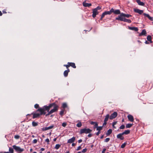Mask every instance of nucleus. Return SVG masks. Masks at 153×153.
Masks as SVG:
<instances>
[{
  "mask_svg": "<svg viewBox=\"0 0 153 153\" xmlns=\"http://www.w3.org/2000/svg\"><path fill=\"white\" fill-rule=\"evenodd\" d=\"M47 107H43L42 108H40L37 110L36 112L39 111L40 113H36L33 112L31 113V114L33 115V119L39 117L40 116L42 115H45L46 114V111H48V108Z\"/></svg>",
  "mask_w": 153,
  "mask_h": 153,
  "instance_id": "f257e3e1",
  "label": "nucleus"
},
{
  "mask_svg": "<svg viewBox=\"0 0 153 153\" xmlns=\"http://www.w3.org/2000/svg\"><path fill=\"white\" fill-rule=\"evenodd\" d=\"M46 106L48 108V111H46H46L47 112H48V111H49L50 108H51L52 107H53V108L50 111L51 114L57 111L58 109V106L54 103H51L48 106L44 105L43 107H45Z\"/></svg>",
  "mask_w": 153,
  "mask_h": 153,
  "instance_id": "f03ea898",
  "label": "nucleus"
},
{
  "mask_svg": "<svg viewBox=\"0 0 153 153\" xmlns=\"http://www.w3.org/2000/svg\"><path fill=\"white\" fill-rule=\"evenodd\" d=\"M13 149L18 153H21L24 151V149L21 148L20 147L14 145L12 146Z\"/></svg>",
  "mask_w": 153,
  "mask_h": 153,
  "instance_id": "7ed1b4c3",
  "label": "nucleus"
},
{
  "mask_svg": "<svg viewBox=\"0 0 153 153\" xmlns=\"http://www.w3.org/2000/svg\"><path fill=\"white\" fill-rule=\"evenodd\" d=\"M92 131V130L89 128H84L81 129L80 130L79 133L82 134L83 133L88 134L90 133Z\"/></svg>",
  "mask_w": 153,
  "mask_h": 153,
  "instance_id": "20e7f679",
  "label": "nucleus"
},
{
  "mask_svg": "<svg viewBox=\"0 0 153 153\" xmlns=\"http://www.w3.org/2000/svg\"><path fill=\"white\" fill-rule=\"evenodd\" d=\"M64 66L67 69L70 66H71L74 68H76L75 64L73 62H68L67 65H64Z\"/></svg>",
  "mask_w": 153,
  "mask_h": 153,
  "instance_id": "39448f33",
  "label": "nucleus"
},
{
  "mask_svg": "<svg viewBox=\"0 0 153 153\" xmlns=\"http://www.w3.org/2000/svg\"><path fill=\"white\" fill-rule=\"evenodd\" d=\"M124 17V13H122L118 16V17L116 18V19L123 21L125 18Z\"/></svg>",
  "mask_w": 153,
  "mask_h": 153,
  "instance_id": "423d86ee",
  "label": "nucleus"
},
{
  "mask_svg": "<svg viewBox=\"0 0 153 153\" xmlns=\"http://www.w3.org/2000/svg\"><path fill=\"white\" fill-rule=\"evenodd\" d=\"M117 115V112L115 111L110 116V119L111 120L113 119L116 117Z\"/></svg>",
  "mask_w": 153,
  "mask_h": 153,
  "instance_id": "0eeeda50",
  "label": "nucleus"
},
{
  "mask_svg": "<svg viewBox=\"0 0 153 153\" xmlns=\"http://www.w3.org/2000/svg\"><path fill=\"white\" fill-rule=\"evenodd\" d=\"M92 13V16L93 18H95L96 17V15L98 14V12L96 9H93Z\"/></svg>",
  "mask_w": 153,
  "mask_h": 153,
  "instance_id": "6e6552de",
  "label": "nucleus"
},
{
  "mask_svg": "<svg viewBox=\"0 0 153 153\" xmlns=\"http://www.w3.org/2000/svg\"><path fill=\"white\" fill-rule=\"evenodd\" d=\"M127 117L128 118V120L131 122H133L134 121V119L133 117L131 114H128V116Z\"/></svg>",
  "mask_w": 153,
  "mask_h": 153,
  "instance_id": "1a4fd4ad",
  "label": "nucleus"
},
{
  "mask_svg": "<svg viewBox=\"0 0 153 153\" xmlns=\"http://www.w3.org/2000/svg\"><path fill=\"white\" fill-rule=\"evenodd\" d=\"M134 11L135 12L138 13L140 14H142L143 12V10H140L138 9H134Z\"/></svg>",
  "mask_w": 153,
  "mask_h": 153,
  "instance_id": "9d476101",
  "label": "nucleus"
},
{
  "mask_svg": "<svg viewBox=\"0 0 153 153\" xmlns=\"http://www.w3.org/2000/svg\"><path fill=\"white\" fill-rule=\"evenodd\" d=\"M123 134L122 133H120L117 135V138L121 140H123L124 139V137L123 136Z\"/></svg>",
  "mask_w": 153,
  "mask_h": 153,
  "instance_id": "9b49d317",
  "label": "nucleus"
},
{
  "mask_svg": "<svg viewBox=\"0 0 153 153\" xmlns=\"http://www.w3.org/2000/svg\"><path fill=\"white\" fill-rule=\"evenodd\" d=\"M75 140V137H73L72 138L69 139L68 141V143H72L74 142Z\"/></svg>",
  "mask_w": 153,
  "mask_h": 153,
  "instance_id": "f8f14e48",
  "label": "nucleus"
},
{
  "mask_svg": "<svg viewBox=\"0 0 153 153\" xmlns=\"http://www.w3.org/2000/svg\"><path fill=\"white\" fill-rule=\"evenodd\" d=\"M144 16L147 17L149 20L151 21L153 20V17H151L148 14H147L145 13H144L143 14Z\"/></svg>",
  "mask_w": 153,
  "mask_h": 153,
  "instance_id": "ddd939ff",
  "label": "nucleus"
},
{
  "mask_svg": "<svg viewBox=\"0 0 153 153\" xmlns=\"http://www.w3.org/2000/svg\"><path fill=\"white\" fill-rule=\"evenodd\" d=\"M82 4L85 7H89L91 6V4L86 3L85 2H83Z\"/></svg>",
  "mask_w": 153,
  "mask_h": 153,
  "instance_id": "4468645a",
  "label": "nucleus"
},
{
  "mask_svg": "<svg viewBox=\"0 0 153 153\" xmlns=\"http://www.w3.org/2000/svg\"><path fill=\"white\" fill-rule=\"evenodd\" d=\"M67 70L65 71L64 72V75L65 77L68 76V73L70 72V70L69 68L67 69Z\"/></svg>",
  "mask_w": 153,
  "mask_h": 153,
  "instance_id": "2eb2a0df",
  "label": "nucleus"
},
{
  "mask_svg": "<svg viewBox=\"0 0 153 153\" xmlns=\"http://www.w3.org/2000/svg\"><path fill=\"white\" fill-rule=\"evenodd\" d=\"M128 29L129 30H134L135 31H137L138 30V28L137 27H128Z\"/></svg>",
  "mask_w": 153,
  "mask_h": 153,
  "instance_id": "dca6fc26",
  "label": "nucleus"
},
{
  "mask_svg": "<svg viewBox=\"0 0 153 153\" xmlns=\"http://www.w3.org/2000/svg\"><path fill=\"white\" fill-rule=\"evenodd\" d=\"M136 0V1L137 2V3H138V4L140 5H141V6H144L145 4L144 3L142 2H141L140 1V0Z\"/></svg>",
  "mask_w": 153,
  "mask_h": 153,
  "instance_id": "f3484780",
  "label": "nucleus"
},
{
  "mask_svg": "<svg viewBox=\"0 0 153 153\" xmlns=\"http://www.w3.org/2000/svg\"><path fill=\"white\" fill-rule=\"evenodd\" d=\"M146 31L145 29H143L142 30V32L140 33L139 36H140L143 35H145L146 34Z\"/></svg>",
  "mask_w": 153,
  "mask_h": 153,
  "instance_id": "a211bd4d",
  "label": "nucleus"
},
{
  "mask_svg": "<svg viewBox=\"0 0 153 153\" xmlns=\"http://www.w3.org/2000/svg\"><path fill=\"white\" fill-rule=\"evenodd\" d=\"M147 39L148 41L150 42L151 43H152V37L150 35L148 36L147 37Z\"/></svg>",
  "mask_w": 153,
  "mask_h": 153,
  "instance_id": "6ab92c4d",
  "label": "nucleus"
},
{
  "mask_svg": "<svg viewBox=\"0 0 153 153\" xmlns=\"http://www.w3.org/2000/svg\"><path fill=\"white\" fill-rule=\"evenodd\" d=\"M109 118H110V115L109 114H107L105 116V118L104 119V121L107 122Z\"/></svg>",
  "mask_w": 153,
  "mask_h": 153,
  "instance_id": "aec40b11",
  "label": "nucleus"
},
{
  "mask_svg": "<svg viewBox=\"0 0 153 153\" xmlns=\"http://www.w3.org/2000/svg\"><path fill=\"white\" fill-rule=\"evenodd\" d=\"M13 149L11 148H9V152H4V153H13Z\"/></svg>",
  "mask_w": 153,
  "mask_h": 153,
  "instance_id": "412c9836",
  "label": "nucleus"
},
{
  "mask_svg": "<svg viewBox=\"0 0 153 153\" xmlns=\"http://www.w3.org/2000/svg\"><path fill=\"white\" fill-rule=\"evenodd\" d=\"M130 131L129 130H125L124 132L122 133L123 134H128L130 133Z\"/></svg>",
  "mask_w": 153,
  "mask_h": 153,
  "instance_id": "4be33fe9",
  "label": "nucleus"
},
{
  "mask_svg": "<svg viewBox=\"0 0 153 153\" xmlns=\"http://www.w3.org/2000/svg\"><path fill=\"white\" fill-rule=\"evenodd\" d=\"M133 125V124H130V123L127 124L126 125V128H130Z\"/></svg>",
  "mask_w": 153,
  "mask_h": 153,
  "instance_id": "5701e85b",
  "label": "nucleus"
},
{
  "mask_svg": "<svg viewBox=\"0 0 153 153\" xmlns=\"http://www.w3.org/2000/svg\"><path fill=\"white\" fill-rule=\"evenodd\" d=\"M32 125L34 127L36 126H38V123L35 121H33L32 122Z\"/></svg>",
  "mask_w": 153,
  "mask_h": 153,
  "instance_id": "b1692460",
  "label": "nucleus"
},
{
  "mask_svg": "<svg viewBox=\"0 0 153 153\" xmlns=\"http://www.w3.org/2000/svg\"><path fill=\"white\" fill-rule=\"evenodd\" d=\"M112 130L111 129H109L108 130L106 134L107 135H108L112 133Z\"/></svg>",
  "mask_w": 153,
  "mask_h": 153,
  "instance_id": "393cba45",
  "label": "nucleus"
},
{
  "mask_svg": "<svg viewBox=\"0 0 153 153\" xmlns=\"http://www.w3.org/2000/svg\"><path fill=\"white\" fill-rule=\"evenodd\" d=\"M114 14H120V12L119 10H115Z\"/></svg>",
  "mask_w": 153,
  "mask_h": 153,
  "instance_id": "a878e982",
  "label": "nucleus"
},
{
  "mask_svg": "<svg viewBox=\"0 0 153 153\" xmlns=\"http://www.w3.org/2000/svg\"><path fill=\"white\" fill-rule=\"evenodd\" d=\"M123 21L128 23H130L131 22V21L130 19H126L125 18H124Z\"/></svg>",
  "mask_w": 153,
  "mask_h": 153,
  "instance_id": "bb28decb",
  "label": "nucleus"
},
{
  "mask_svg": "<svg viewBox=\"0 0 153 153\" xmlns=\"http://www.w3.org/2000/svg\"><path fill=\"white\" fill-rule=\"evenodd\" d=\"M61 146V145L57 144L56 145L55 148L56 149H58Z\"/></svg>",
  "mask_w": 153,
  "mask_h": 153,
  "instance_id": "cd10ccee",
  "label": "nucleus"
},
{
  "mask_svg": "<svg viewBox=\"0 0 153 153\" xmlns=\"http://www.w3.org/2000/svg\"><path fill=\"white\" fill-rule=\"evenodd\" d=\"M102 126H98L97 127V130L100 131L102 129Z\"/></svg>",
  "mask_w": 153,
  "mask_h": 153,
  "instance_id": "c85d7f7f",
  "label": "nucleus"
},
{
  "mask_svg": "<svg viewBox=\"0 0 153 153\" xmlns=\"http://www.w3.org/2000/svg\"><path fill=\"white\" fill-rule=\"evenodd\" d=\"M82 124L81 122H79V123H78L77 125L76 126L78 127H80L82 126Z\"/></svg>",
  "mask_w": 153,
  "mask_h": 153,
  "instance_id": "c756f323",
  "label": "nucleus"
},
{
  "mask_svg": "<svg viewBox=\"0 0 153 153\" xmlns=\"http://www.w3.org/2000/svg\"><path fill=\"white\" fill-rule=\"evenodd\" d=\"M64 110H62L60 112V115H61V116H63L64 114Z\"/></svg>",
  "mask_w": 153,
  "mask_h": 153,
  "instance_id": "7c9ffc66",
  "label": "nucleus"
},
{
  "mask_svg": "<svg viewBox=\"0 0 153 153\" xmlns=\"http://www.w3.org/2000/svg\"><path fill=\"white\" fill-rule=\"evenodd\" d=\"M67 107V105L66 103H63L62 105V107L63 108H66Z\"/></svg>",
  "mask_w": 153,
  "mask_h": 153,
  "instance_id": "2f4dec72",
  "label": "nucleus"
},
{
  "mask_svg": "<svg viewBox=\"0 0 153 153\" xmlns=\"http://www.w3.org/2000/svg\"><path fill=\"white\" fill-rule=\"evenodd\" d=\"M124 17H126L127 18H129L130 17H131V15L129 14H124Z\"/></svg>",
  "mask_w": 153,
  "mask_h": 153,
  "instance_id": "473e14b6",
  "label": "nucleus"
},
{
  "mask_svg": "<svg viewBox=\"0 0 153 153\" xmlns=\"http://www.w3.org/2000/svg\"><path fill=\"white\" fill-rule=\"evenodd\" d=\"M126 143H124L121 146V147L122 148H123L125 147L126 146Z\"/></svg>",
  "mask_w": 153,
  "mask_h": 153,
  "instance_id": "72a5a7b5",
  "label": "nucleus"
},
{
  "mask_svg": "<svg viewBox=\"0 0 153 153\" xmlns=\"http://www.w3.org/2000/svg\"><path fill=\"white\" fill-rule=\"evenodd\" d=\"M14 138L16 139H18L20 138V136L19 135H16L14 136Z\"/></svg>",
  "mask_w": 153,
  "mask_h": 153,
  "instance_id": "f704fd0d",
  "label": "nucleus"
},
{
  "mask_svg": "<svg viewBox=\"0 0 153 153\" xmlns=\"http://www.w3.org/2000/svg\"><path fill=\"white\" fill-rule=\"evenodd\" d=\"M106 15H110L111 13L110 11H105L104 12Z\"/></svg>",
  "mask_w": 153,
  "mask_h": 153,
  "instance_id": "c9c22d12",
  "label": "nucleus"
},
{
  "mask_svg": "<svg viewBox=\"0 0 153 153\" xmlns=\"http://www.w3.org/2000/svg\"><path fill=\"white\" fill-rule=\"evenodd\" d=\"M48 113L47 114H45V116L47 117V116L50 115V114H52L51 112L50 111H48Z\"/></svg>",
  "mask_w": 153,
  "mask_h": 153,
  "instance_id": "e433bc0d",
  "label": "nucleus"
},
{
  "mask_svg": "<svg viewBox=\"0 0 153 153\" xmlns=\"http://www.w3.org/2000/svg\"><path fill=\"white\" fill-rule=\"evenodd\" d=\"M48 113L47 114H45V116L47 117V116L50 115V114H52L51 112L50 111H48Z\"/></svg>",
  "mask_w": 153,
  "mask_h": 153,
  "instance_id": "4c0bfd02",
  "label": "nucleus"
},
{
  "mask_svg": "<svg viewBox=\"0 0 153 153\" xmlns=\"http://www.w3.org/2000/svg\"><path fill=\"white\" fill-rule=\"evenodd\" d=\"M48 113L47 114H45V116L47 117V116L50 115V114H52L51 112L50 111H48Z\"/></svg>",
  "mask_w": 153,
  "mask_h": 153,
  "instance_id": "58836bf2",
  "label": "nucleus"
},
{
  "mask_svg": "<svg viewBox=\"0 0 153 153\" xmlns=\"http://www.w3.org/2000/svg\"><path fill=\"white\" fill-rule=\"evenodd\" d=\"M125 127V126L124 125H122L120 127V128L121 129H123Z\"/></svg>",
  "mask_w": 153,
  "mask_h": 153,
  "instance_id": "ea45409f",
  "label": "nucleus"
},
{
  "mask_svg": "<svg viewBox=\"0 0 153 153\" xmlns=\"http://www.w3.org/2000/svg\"><path fill=\"white\" fill-rule=\"evenodd\" d=\"M43 131H46L48 130V127L43 128L42 129Z\"/></svg>",
  "mask_w": 153,
  "mask_h": 153,
  "instance_id": "a19ab883",
  "label": "nucleus"
},
{
  "mask_svg": "<svg viewBox=\"0 0 153 153\" xmlns=\"http://www.w3.org/2000/svg\"><path fill=\"white\" fill-rule=\"evenodd\" d=\"M115 10H114V9L113 8H111L110 10L111 13H114Z\"/></svg>",
  "mask_w": 153,
  "mask_h": 153,
  "instance_id": "79ce46f5",
  "label": "nucleus"
},
{
  "mask_svg": "<svg viewBox=\"0 0 153 153\" xmlns=\"http://www.w3.org/2000/svg\"><path fill=\"white\" fill-rule=\"evenodd\" d=\"M34 107L36 108H37L39 107V105L37 104H36L34 105Z\"/></svg>",
  "mask_w": 153,
  "mask_h": 153,
  "instance_id": "37998d69",
  "label": "nucleus"
},
{
  "mask_svg": "<svg viewBox=\"0 0 153 153\" xmlns=\"http://www.w3.org/2000/svg\"><path fill=\"white\" fill-rule=\"evenodd\" d=\"M109 140H110V138H107L105 140V142H108L109 141Z\"/></svg>",
  "mask_w": 153,
  "mask_h": 153,
  "instance_id": "c03bdc74",
  "label": "nucleus"
},
{
  "mask_svg": "<svg viewBox=\"0 0 153 153\" xmlns=\"http://www.w3.org/2000/svg\"><path fill=\"white\" fill-rule=\"evenodd\" d=\"M87 150V149L86 148L83 149L82 150V153H85L86 152Z\"/></svg>",
  "mask_w": 153,
  "mask_h": 153,
  "instance_id": "a18cd8bd",
  "label": "nucleus"
},
{
  "mask_svg": "<svg viewBox=\"0 0 153 153\" xmlns=\"http://www.w3.org/2000/svg\"><path fill=\"white\" fill-rule=\"evenodd\" d=\"M67 125V123H62V126L64 127H65Z\"/></svg>",
  "mask_w": 153,
  "mask_h": 153,
  "instance_id": "49530a36",
  "label": "nucleus"
},
{
  "mask_svg": "<svg viewBox=\"0 0 153 153\" xmlns=\"http://www.w3.org/2000/svg\"><path fill=\"white\" fill-rule=\"evenodd\" d=\"M37 142V140L36 139H34L33 141V143H36Z\"/></svg>",
  "mask_w": 153,
  "mask_h": 153,
  "instance_id": "de8ad7c7",
  "label": "nucleus"
},
{
  "mask_svg": "<svg viewBox=\"0 0 153 153\" xmlns=\"http://www.w3.org/2000/svg\"><path fill=\"white\" fill-rule=\"evenodd\" d=\"M94 128H97L98 127V124L97 122H96L94 124Z\"/></svg>",
  "mask_w": 153,
  "mask_h": 153,
  "instance_id": "09e8293b",
  "label": "nucleus"
},
{
  "mask_svg": "<svg viewBox=\"0 0 153 153\" xmlns=\"http://www.w3.org/2000/svg\"><path fill=\"white\" fill-rule=\"evenodd\" d=\"M105 15H106L105 14V12L103 13L101 16V17H102V18H103Z\"/></svg>",
  "mask_w": 153,
  "mask_h": 153,
  "instance_id": "8fccbe9b",
  "label": "nucleus"
},
{
  "mask_svg": "<svg viewBox=\"0 0 153 153\" xmlns=\"http://www.w3.org/2000/svg\"><path fill=\"white\" fill-rule=\"evenodd\" d=\"M94 9H96L97 10V11L98 10H100L101 9V7L98 6L96 8H95Z\"/></svg>",
  "mask_w": 153,
  "mask_h": 153,
  "instance_id": "3c124183",
  "label": "nucleus"
},
{
  "mask_svg": "<svg viewBox=\"0 0 153 153\" xmlns=\"http://www.w3.org/2000/svg\"><path fill=\"white\" fill-rule=\"evenodd\" d=\"M107 124V122L106 121H104V122L102 125V127L103 126H105Z\"/></svg>",
  "mask_w": 153,
  "mask_h": 153,
  "instance_id": "603ef678",
  "label": "nucleus"
},
{
  "mask_svg": "<svg viewBox=\"0 0 153 153\" xmlns=\"http://www.w3.org/2000/svg\"><path fill=\"white\" fill-rule=\"evenodd\" d=\"M81 149V146H79L77 148L76 150H80Z\"/></svg>",
  "mask_w": 153,
  "mask_h": 153,
  "instance_id": "864d4df0",
  "label": "nucleus"
},
{
  "mask_svg": "<svg viewBox=\"0 0 153 153\" xmlns=\"http://www.w3.org/2000/svg\"><path fill=\"white\" fill-rule=\"evenodd\" d=\"M53 126H49L48 127V130L51 129L52 128H53Z\"/></svg>",
  "mask_w": 153,
  "mask_h": 153,
  "instance_id": "5fc2aeb1",
  "label": "nucleus"
},
{
  "mask_svg": "<svg viewBox=\"0 0 153 153\" xmlns=\"http://www.w3.org/2000/svg\"><path fill=\"white\" fill-rule=\"evenodd\" d=\"M96 122H93V121H91L90 122V123L91 124V125H94V124Z\"/></svg>",
  "mask_w": 153,
  "mask_h": 153,
  "instance_id": "6e6d98bb",
  "label": "nucleus"
},
{
  "mask_svg": "<svg viewBox=\"0 0 153 153\" xmlns=\"http://www.w3.org/2000/svg\"><path fill=\"white\" fill-rule=\"evenodd\" d=\"M100 133V131H98L97 133H96V134L98 136L99 135Z\"/></svg>",
  "mask_w": 153,
  "mask_h": 153,
  "instance_id": "4d7b16f0",
  "label": "nucleus"
},
{
  "mask_svg": "<svg viewBox=\"0 0 153 153\" xmlns=\"http://www.w3.org/2000/svg\"><path fill=\"white\" fill-rule=\"evenodd\" d=\"M106 150V149H103L102 151V153H104Z\"/></svg>",
  "mask_w": 153,
  "mask_h": 153,
  "instance_id": "13d9d810",
  "label": "nucleus"
},
{
  "mask_svg": "<svg viewBox=\"0 0 153 153\" xmlns=\"http://www.w3.org/2000/svg\"><path fill=\"white\" fill-rule=\"evenodd\" d=\"M49 140L48 138H47L45 140V141L48 143H49Z\"/></svg>",
  "mask_w": 153,
  "mask_h": 153,
  "instance_id": "bf43d9fd",
  "label": "nucleus"
},
{
  "mask_svg": "<svg viewBox=\"0 0 153 153\" xmlns=\"http://www.w3.org/2000/svg\"><path fill=\"white\" fill-rule=\"evenodd\" d=\"M117 122H113V124H112V126L115 125H116L117 124Z\"/></svg>",
  "mask_w": 153,
  "mask_h": 153,
  "instance_id": "052dcab7",
  "label": "nucleus"
},
{
  "mask_svg": "<svg viewBox=\"0 0 153 153\" xmlns=\"http://www.w3.org/2000/svg\"><path fill=\"white\" fill-rule=\"evenodd\" d=\"M82 140H81V139H80V140H78V142L79 143H81V142H82Z\"/></svg>",
  "mask_w": 153,
  "mask_h": 153,
  "instance_id": "680f3d73",
  "label": "nucleus"
},
{
  "mask_svg": "<svg viewBox=\"0 0 153 153\" xmlns=\"http://www.w3.org/2000/svg\"><path fill=\"white\" fill-rule=\"evenodd\" d=\"M92 136V135L91 134H89L88 135V137H91Z\"/></svg>",
  "mask_w": 153,
  "mask_h": 153,
  "instance_id": "e2e57ef3",
  "label": "nucleus"
},
{
  "mask_svg": "<svg viewBox=\"0 0 153 153\" xmlns=\"http://www.w3.org/2000/svg\"><path fill=\"white\" fill-rule=\"evenodd\" d=\"M40 150L42 151H44L45 150V149L44 148H42Z\"/></svg>",
  "mask_w": 153,
  "mask_h": 153,
  "instance_id": "0e129e2a",
  "label": "nucleus"
},
{
  "mask_svg": "<svg viewBox=\"0 0 153 153\" xmlns=\"http://www.w3.org/2000/svg\"><path fill=\"white\" fill-rule=\"evenodd\" d=\"M2 12L4 13H7V12H6V11L5 10H3Z\"/></svg>",
  "mask_w": 153,
  "mask_h": 153,
  "instance_id": "69168bd1",
  "label": "nucleus"
},
{
  "mask_svg": "<svg viewBox=\"0 0 153 153\" xmlns=\"http://www.w3.org/2000/svg\"><path fill=\"white\" fill-rule=\"evenodd\" d=\"M2 15V13L1 11H0V16H1Z\"/></svg>",
  "mask_w": 153,
  "mask_h": 153,
  "instance_id": "338daca9",
  "label": "nucleus"
},
{
  "mask_svg": "<svg viewBox=\"0 0 153 153\" xmlns=\"http://www.w3.org/2000/svg\"><path fill=\"white\" fill-rule=\"evenodd\" d=\"M104 137V135H102L100 137L101 139H102Z\"/></svg>",
  "mask_w": 153,
  "mask_h": 153,
  "instance_id": "774afa93",
  "label": "nucleus"
}]
</instances>
